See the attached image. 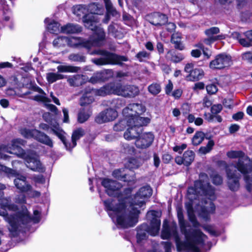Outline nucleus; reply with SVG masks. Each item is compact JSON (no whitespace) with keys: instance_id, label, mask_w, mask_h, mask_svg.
<instances>
[{"instance_id":"f257e3e1","label":"nucleus","mask_w":252,"mask_h":252,"mask_svg":"<svg viewBox=\"0 0 252 252\" xmlns=\"http://www.w3.org/2000/svg\"><path fill=\"white\" fill-rule=\"evenodd\" d=\"M152 190L149 186L143 187L136 193L132 201L125 197L123 200L105 201V204L108 213L113 221L119 227L126 228L135 225L138 222L140 213L139 208L146 203L147 200L152 195Z\"/></svg>"},{"instance_id":"f03ea898","label":"nucleus","mask_w":252,"mask_h":252,"mask_svg":"<svg viewBox=\"0 0 252 252\" xmlns=\"http://www.w3.org/2000/svg\"><path fill=\"white\" fill-rule=\"evenodd\" d=\"M228 157L231 158H238V161L236 165H229L226 168L227 184L229 189L233 191L238 189L240 184V174L237 169L243 174L247 183L248 190L252 189V161L242 152L231 151L227 153Z\"/></svg>"},{"instance_id":"7ed1b4c3","label":"nucleus","mask_w":252,"mask_h":252,"mask_svg":"<svg viewBox=\"0 0 252 252\" xmlns=\"http://www.w3.org/2000/svg\"><path fill=\"white\" fill-rule=\"evenodd\" d=\"M185 237V241L180 240L177 233L176 226L170 227L168 221L165 220L163 223V228L161 237L163 239H168L170 237H174L179 252H200L204 245L206 236L200 231L195 230L191 232L183 233Z\"/></svg>"},{"instance_id":"20e7f679","label":"nucleus","mask_w":252,"mask_h":252,"mask_svg":"<svg viewBox=\"0 0 252 252\" xmlns=\"http://www.w3.org/2000/svg\"><path fill=\"white\" fill-rule=\"evenodd\" d=\"M5 187L4 185L0 184V215L4 217V219L9 224L8 228L10 232H15L17 230L18 225L24 224L29 222L32 219L29 216L28 211L26 209H23L22 212L16 214V218L13 216L12 213L7 212L15 211L17 208L13 205L9 204L8 198L1 197L3 192L1 190L4 189Z\"/></svg>"},{"instance_id":"39448f33","label":"nucleus","mask_w":252,"mask_h":252,"mask_svg":"<svg viewBox=\"0 0 252 252\" xmlns=\"http://www.w3.org/2000/svg\"><path fill=\"white\" fill-rule=\"evenodd\" d=\"M23 142L22 140L17 139L11 141L10 146L3 144L0 145V159L8 158L9 157L5 154L6 153L16 155L25 159L27 167L33 171L43 172L44 168L40 161L36 158L30 157L19 147V145L22 144Z\"/></svg>"},{"instance_id":"423d86ee","label":"nucleus","mask_w":252,"mask_h":252,"mask_svg":"<svg viewBox=\"0 0 252 252\" xmlns=\"http://www.w3.org/2000/svg\"><path fill=\"white\" fill-rule=\"evenodd\" d=\"M203 195L210 200L215 198L214 189L209 184L208 177L204 173L200 175L199 181L195 182L194 187H189L188 190V196L191 201L199 199L200 196Z\"/></svg>"},{"instance_id":"0eeeda50","label":"nucleus","mask_w":252,"mask_h":252,"mask_svg":"<svg viewBox=\"0 0 252 252\" xmlns=\"http://www.w3.org/2000/svg\"><path fill=\"white\" fill-rule=\"evenodd\" d=\"M105 39V33L102 28L97 29L94 33L93 37L91 40H86L81 38L71 36L68 37L67 45L70 47H77L82 46L89 49L93 46L102 45Z\"/></svg>"},{"instance_id":"6e6552de","label":"nucleus","mask_w":252,"mask_h":252,"mask_svg":"<svg viewBox=\"0 0 252 252\" xmlns=\"http://www.w3.org/2000/svg\"><path fill=\"white\" fill-rule=\"evenodd\" d=\"M158 213L155 211H151L147 213V217L148 219H152L151 226L149 227L147 224H143L138 228L137 239L140 242L147 238V234L152 236L157 235L159 232L160 220L157 218Z\"/></svg>"},{"instance_id":"1a4fd4ad","label":"nucleus","mask_w":252,"mask_h":252,"mask_svg":"<svg viewBox=\"0 0 252 252\" xmlns=\"http://www.w3.org/2000/svg\"><path fill=\"white\" fill-rule=\"evenodd\" d=\"M134 118L127 121V129L125 132L124 138L127 140L137 139L141 134L143 130L142 126L150 123V119L148 118H139L136 121Z\"/></svg>"},{"instance_id":"9d476101","label":"nucleus","mask_w":252,"mask_h":252,"mask_svg":"<svg viewBox=\"0 0 252 252\" xmlns=\"http://www.w3.org/2000/svg\"><path fill=\"white\" fill-rule=\"evenodd\" d=\"M114 88V84L111 83L97 90L87 89L80 99V105L84 106L92 103L94 101V95L103 96L110 94H113Z\"/></svg>"},{"instance_id":"9b49d317","label":"nucleus","mask_w":252,"mask_h":252,"mask_svg":"<svg viewBox=\"0 0 252 252\" xmlns=\"http://www.w3.org/2000/svg\"><path fill=\"white\" fill-rule=\"evenodd\" d=\"M88 12L90 13L86 15L83 20L85 26L94 32L97 31V29L101 28L97 27V19L94 14H101L103 12V9L98 4L92 3L88 6Z\"/></svg>"},{"instance_id":"f8f14e48","label":"nucleus","mask_w":252,"mask_h":252,"mask_svg":"<svg viewBox=\"0 0 252 252\" xmlns=\"http://www.w3.org/2000/svg\"><path fill=\"white\" fill-rule=\"evenodd\" d=\"M95 54L102 55L103 56L99 59H93V62L96 65H102L107 64H121L123 62H126L128 59L125 56H118L104 51L98 50Z\"/></svg>"},{"instance_id":"ddd939ff","label":"nucleus","mask_w":252,"mask_h":252,"mask_svg":"<svg viewBox=\"0 0 252 252\" xmlns=\"http://www.w3.org/2000/svg\"><path fill=\"white\" fill-rule=\"evenodd\" d=\"M102 185L105 188L106 191L109 196L118 195L117 198L113 199H111L104 201V204H105V201H110V202H111V201H112L113 200H116V202L118 203V200L119 198L121 200H123L125 198H122L119 196V190L121 188V185L117 182L108 179H105L102 181ZM104 205L105 208H106L105 204ZM107 211H108V210Z\"/></svg>"},{"instance_id":"4468645a","label":"nucleus","mask_w":252,"mask_h":252,"mask_svg":"<svg viewBox=\"0 0 252 252\" xmlns=\"http://www.w3.org/2000/svg\"><path fill=\"white\" fill-rule=\"evenodd\" d=\"M113 94L125 97H133L139 94L138 88L135 86L114 84Z\"/></svg>"},{"instance_id":"2eb2a0df","label":"nucleus","mask_w":252,"mask_h":252,"mask_svg":"<svg viewBox=\"0 0 252 252\" xmlns=\"http://www.w3.org/2000/svg\"><path fill=\"white\" fill-rule=\"evenodd\" d=\"M232 64L231 57L225 54L217 55L209 64L212 69H221L229 67Z\"/></svg>"},{"instance_id":"dca6fc26","label":"nucleus","mask_w":252,"mask_h":252,"mask_svg":"<svg viewBox=\"0 0 252 252\" xmlns=\"http://www.w3.org/2000/svg\"><path fill=\"white\" fill-rule=\"evenodd\" d=\"M145 111V108L141 104L132 103L129 104L123 111L124 116L129 119L134 118L136 121L137 118H141L139 115L143 114Z\"/></svg>"},{"instance_id":"f3484780","label":"nucleus","mask_w":252,"mask_h":252,"mask_svg":"<svg viewBox=\"0 0 252 252\" xmlns=\"http://www.w3.org/2000/svg\"><path fill=\"white\" fill-rule=\"evenodd\" d=\"M220 29L218 27H212L205 31V33L207 36V38L203 40V42L208 45H210L213 42L224 39L226 35L223 34L219 33Z\"/></svg>"},{"instance_id":"a211bd4d","label":"nucleus","mask_w":252,"mask_h":252,"mask_svg":"<svg viewBox=\"0 0 252 252\" xmlns=\"http://www.w3.org/2000/svg\"><path fill=\"white\" fill-rule=\"evenodd\" d=\"M39 128L45 131H48L50 129L52 132L56 135L63 142L65 147L68 149L67 145L65 141L66 133L60 128L58 124H51V127L46 124H40Z\"/></svg>"},{"instance_id":"6ab92c4d","label":"nucleus","mask_w":252,"mask_h":252,"mask_svg":"<svg viewBox=\"0 0 252 252\" xmlns=\"http://www.w3.org/2000/svg\"><path fill=\"white\" fill-rule=\"evenodd\" d=\"M154 139V136L151 132L141 134L135 142L136 146L140 149H146L151 145Z\"/></svg>"},{"instance_id":"aec40b11","label":"nucleus","mask_w":252,"mask_h":252,"mask_svg":"<svg viewBox=\"0 0 252 252\" xmlns=\"http://www.w3.org/2000/svg\"><path fill=\"white\" fill-rule=\"evenodd\" d=\"M118 116L117 112L112 108L107 109L101 112L96 118L97 123L102 124L114 120Z\"/></svg>"},{"instance_id":"412c9836","label":"nucleus","mask_w":252,"mask_h":252,"mask_svg":"<svg viewBox=\"0 0 252 252\" xmlns=\"http://www.w3.org/2000/svg\"><path fill=\"white\" fill-rule=\"evenodd\" d=\"M194 153L193 151L188 150L186 151L183 157L178 156L175 158V162L179 165L184 164L186 166L189 165L194 160Z\"/></svg>"},{"instance_id":"4be33fe9","label":"nucleus","mask_w":252,"mask_h":252,"mask_svg":"<svg viewBox=\"0 0 252 252\" xmlns=\"http://www.w3.org/2000/svg\"><path fill=\"white\" fill-rule=\"evenodd\" d=\"M149 20L153 25L161 26L167 22V17L165 14L156 12L149 15Z\"/></svg>"},{"instance_id":"5701e85b","label":"nucleus","mask_w":252,"mask_h":252,"mask_svg":"<svg viewBox=\"0 0 252 252\" xmlns=\"http://www.w3.org/2000/svg\"><path fill=\"white\" fill-rule=\"evenodd\" d=\"M246 39L241 38L240 33L235 32L232 34L234 37L239 40V43L244 47L252 46V31H247L245 33Z\"/></svg>"},{"instance_id":"b1692460","label":"nucleus","mask_w":252,"mask_h":252,"mask_svg":"<svg viewBox=\"0 0 252 252\" xmlns=\"http://www.w3.org/2000/svg\"><path fill=\"white\" fill-rule=\"evenodd\" d=\"M14 184L17 189L23 192L29 191L31 188L26 182V177L19 174L17 175L14 180Z\"/></svg>"},{"instance_id":"393cba45","label":"nucleus","mask_w":252,"mask_h":252,"mask_svg":"<svg viewBox=\"0 0 252 252\" xmlns=\"http://www.w3.org/2000/svg\"><path fill=\"white\" fill-rule=\"evenodd\" d=\"M34 132L35 134V139L50 147H53L52 140L48 135L37 130H35Z\"/></svg>"},{"instance_id":"a878e982","label":"nucleus","mask_w":252,"mask_h":252,"mask_svg":"<svg viewBox=\"0 0 252 252\" xmlns=\"http://www.w3.org/2000/svg\"><path fill=\"white\" fill-rule=\"evenodd\" d=\"M194 47L197 49L192 50L191 52V55L192 57L195 58L199 57L201 54V51H202L203 54L208 59L211 56V53L209 50H205L204 48L203 43H198L196 44Z\"/></svg>"},{"instance_id":"bb28decb","label":"nucleus","mask_w":252,"mask_h":252,"mask_svg":"<svg viewBox=\"0 0 252 252\" xmlns=\"http://www.w3.org/2000/svg\"><path fill=\"white\" fill-rule=\"evenodd\" d=\"M82 31V28L78 25L67 24L61 28V32L63 33H75Z\"/></svg>"},{"instance_id":"cd10ccee","label":"nucleus","mask_w":252,"mask_h":252,"mask_svg":"<svg viewBox=\"0 0 252 252\" xmlns=\"http://www.w3.org/2000/svg\"><path fill=\"white\" fill-rule=\"evenodd\" d=\"M105 4L107 13L105 18L104 20V23H107L110 19V16H115L117 14V12L115 8L113 7L110 0H103Z\"/></svg>"},{"instance_id":"c85d7f7f","label":"nucleus","mask_w":252,"mask_h":252,"mask_svg":"<svg viewBox=\"0 0 252 252\" xmlns=\"http://www.w3.org/2000/svg\"><path fill=\"white\" fill-rule=\"evenodd\" d=\"M84 134V131L82 128H78L75 130L72 135V144H68L66 142L68 147V149L66 147V149L70 150L71 148L74 147L76 145V141L82 137Z\"/></svg>"},{"instance_id":"c756f323","label":"nucleus","mask_w":252,"mask_h":252,"mask_svg":"<svg viewBox=\"0 0 252 252\" xmlns=\"http://www.w3.org/2000/svg\"><path fill=\"white\" fill-rule=\"evenodd\" d=\"M45 23L48 24L47 29L52 33L61 32L60 25L54 20H51L49 18L45 19Z\"/></svg>"},{"instance_id":"7c9ffc66","label":"nucleus","mask_w":252,"mask_h":252,"mask_svg":"<svg viewBox=\"0 0 252 252\" xmlns=\"http://www.w3.org/2000/svg\"><path fill=\"white\" fill-rule=\"evenodd\" d=\"M73 13L78 17H84L88 14V6L85 5H77L72 7Z\"/></svg>"},{"instance_id":"2f4dec72","label":"nucleus","mask_w":252,"mask_h":252,"mask_svg":"<svg viewBox=\"0 0 252 252\" xmlns=\"http://www.w3.org/2000/svg\"><path fill=\"white\" fill-rule=\"evenodd\" d=\"M203 75L204 72L202 69L195 68L189 75L188 78L190 81H194L201 79Z\"/></svg>"},{"instance_id":"473e14b6","label":"nucleus","mask_w":252,"mask_h":252,"mask_svg":"<svg viewBox=\"0 0 252 252\" xmlns=\"http://www.w3.org/2000/svg\"><path fill=\"white\" fill-rule=\"evenodd\" d=\"M171 42L174 44L175 48L182 50L184 46L181 42V35L180 33H175L171 37Z\"/></svg>"},{"instance_id":"72a5a7b5","label":"nucleus","mask_w":252,"mask_h":252,"mask_svg":"<svg viewBox=\"0 0 252 252\" xmlns=\"http://www.w3.org/2000/svg\"><path fill=\"white\" fill-rule=\"evenodd\" d=\"M85 76L81 75H76L68 79L67 81L71 86H79L83 83Z\"/></svg>"},{"instance_id":"f704fd0d","label":"nucleus","mask_w":252,"mask_h":252,"mask_svg":"<svg viewBox=\"0 0 252 252\" xmlns=\"http://www.w3.org/2000/svg\"><path fill=\"white\" fill-rule=\"evenodd\" d=\"M141 165V162L137 158H129L126 163L125 166L130 170L138 168Z\"/></svg>"},{"instance_id":"c9c22d12","label":"nucleus","mask_w":252,"mask_h":252,"mask_svg":"<svg viewBox=\"0 0 252 252\" xmlns=\"http://www.w3.org/2000/svg\"><path fill=\"white\" fill-rule=\"evenodd\" d=\"M91 114V111L89 108L81 110L78 114V120L79 122L83 123L87 121Z\"/></svg>"},{"instance_id":"e433bc0d","label":"nucleus","mask_w":252,"mask_h":252,"mask_svg":"<svg viewBox=\"0 0 252 252\" xmlns=\"http://www.w3.org/2000/svg\"><path fill=\"white\" fill-rule=\"evenodd\" d=\"M79 67L71 65H61L57 67L60 72H76L79 70Z\"/></svg>"},{"instance_id":"4c0bfd02","label":"nucleus","mask_w":252,"mask_h":252,"mask_svg":"<svg viewBox=\"0 0 252 252\" xmlns=\"http://www.w3.org/2000/svg\"><path fill=\"white\" fill-rule=\"evenodd\" d=\"M68 37L66 36H59L53 41V46L59 48L67 45Z\"/></svg>"},{"instance_id":"58836bf2","label":"nucleus","mask_w":252,"mask_h":252,"mask_svg":"<svg viewBox=\"0 0 252 252\" xmlns=\"http://www.w3.org/2000/svg\"><path fill=\"white\" fill-rule=\"evenodd\" d=\"M106 72H96L90 78V82L94 84L99 81H104L106 79Z\"/></svg>"},{"instance_id":"ea45409f","label":"nucleus","mask_w":252,"mask_h":252,"mask_svg":"<svg viewBox=\"0 0 252 252\" xmlns=\"http://www.w3.org/2000/svg\"><path fill=\"white\" fill-rule=\"evenodd\" d=\"M64 78V76L63 75L49 72L46 74V79L49 83L51 84L54 83V82L62 79Z\"/></svg>"},{"instance_id":"a19ab883","label":"nucleus","mask_w":252,"mask_h":252,"mask_svg":"<svg viewBox=\"0 0 252 252\" xmlns=\"http://www.w3.org/2000/svg\"><path fill=\"white\" fill-rule=\"evenodd\" d=\"M36 91L40 93V94L36 95L34 96L35 100L42 101L44 103H49L50 102V99L46 96V94L43 91L39 88L36 89Z\"/></svg>"},{"instance_id":"79ce46f5","label":"nucleus","mask_w":252,"mask_h":252,"mask_svg":"<svg viewBox=\"0 0 252 252\" xmlns=\"http://www.w3.org/2000/svg\"><path fill=\"white\" fill-rule=\"evenodd\" d=\"M205 134L201 131H197L192 139V142L194 145L200 144L203 140Z\"/></svg>"},{"instance_id":"37998d69","label":"nucleus","mask_w":252,"mask_h":252,"mask_svg":"<svg viewBox=\"0 0 252 252\" xmlns=\"http://www.w3.org/2000/svg\"><path fill=\"white\" fill-rule=\"evenodd\" d=\"M130 120L129 118L125 117V118L119 121L114 126V129L115 131H122L126 127V126H127V121Z\"/></svg>"},{"instance_id":"c03bdc74","label":"nucleus","mask_w":252,"mask_h":252,"mask_svg":"<svg viewBox=\"0 0 252 252\" xmlns=\"http://www.w3.org/2000/svg\"><path fill=\"white\" fill-rule=\"evenodd\" d=\"M36 129L31 130L26 128H22L20 130V133L24 137L27 138H35V134L34 131Z\"/></svg>"},{"instance_id":"a18cd8bd","label":"nucleus","mask_w":252,"mask_h":252,"mask_svg":"<svg viewBox=\"0 0 252 252\" xmlns=\"http://www.w3.org/2000/svg\"><path fill=\"white\" fill-rule=\"evenodd\" d=\"M148 90L151 94L156 95L159 93L161 91V88L159 84L154 83L149 86Z\"/></svg>"},{"instance_id":"49530a36","label":"nucleus","mask_w":252,"mask_h":252,"mask_svg":"<svg viewBox=\"0 0 252 252\" xmlns=\"http://www.w3.org/2000/svg\"><path fill=\"white\" fill-rule=\"evenodd\" d=\"M178 218L182 233H184L185 232H188L186 230V222L184 220L183 215L181 211H179L178 212Z\"/></svg>"},{"instance_id":"de8ad7c7","label":"nucleus","mask_w":252,"mask_h":252,"mask_svg":"<svg viewBox=\"0 0 252 252\" xmlns=\"http://www.w3.org/2000/svg\"><path fill=\"white\" fill-rule=\"evenodd\" d=\"M214 145V142L213 140H209L206 146L201 147L199 149V152L203 154L209 153Z\"/></svg>"},{"instance_id":"09e8293b","label":"nucleus","mask_w":252,"mask_h":252,"mask_svg":"<svg viewBox=\"0 0 252 252\" xmlns=\"http://www.w3.org/2000/svg\"><path fill=\"white\" fill-rule=\"evenodd\" d=\"M124 169H123L115 170L113 172V176L115 178L126 181V174L124 173Z\"/></svg>"},{"instance_id":"8fccbe9b","label":"nucleus","mask_w":252,"mask_h":252,"mask_svg":"<svg viewBox=\"0 0 252 252\" xmlns=\"http://www.w3.org/2000/svg\"><path fill=\"white\" fill-rule=\"evenodd\" d=\"M205 204L208 205H205L203 207V211L206 212L207 214H213L215 210V206L212 201H210L208 203L205 202Z\"/></svg>"},{"instance_id":"3c124183","label":"nucleus","mask_w":252,"mask_h":252,"mask_svg":"<svg viewBox=\"0 0 252 252\" xmlns=\"http://www.w3.org/2000/svg\"><path fill=\"white\" fill-rule=\"evenodd\" d=\"M118 26L116 24H111L108 27V32L109 34H112L115 37L119 36V33L118 31Z\"/></svg>"},{"instance_id":"603ef678","label":"nucleus","mask_w":252,"mask_h":252,"mask_svg":"<svg viewBox=\"0 0 252 252\" xmlns=\"http://www.w3.org/2000/svg\"><path fill=\"white\" fill-rule=\"evenodd\" d=\"M1 171L6 173L8 176H15L16 174V171L2 165H0V172Z\"/></svg>"},{"instance_id":"864d4df0","label":"nucleus","mask_w":252,"mask_h":252,"mask_svg":"<svg viewBox=\"0 0 252 252\" xmlns=\"http://www.w3.org/2000/svg\"><path fill=\"white\" fill-rule=\"evenodd\" d=\"M69 60L73 62H85L84 57L79 54H72L68 56Z\"/></svg>"},{"instance_id":"5fc2aeb1","label":"nucleus","mask_w":252,"mask_h":252,"mask_svg":"<svg viewBox=\"0 0 252 252\" xmlns=\"http://www.w3.org/2000/svg\"><path fill=\"white\" fill-rule=\"evenodd\" d=\"M149 55L150 54L146 51H142L137 53L136 55V57L140 62H142L144 60V59L148 58Z\"/></svg>"},{"instance_id":"6e6d98bb","label":"nucleus","mask_w":252,"mask_h":252,"mask_svg":"<svg viewBox=\"0 0 252 252\" xmlns=\"http://www.w3.org/2000/svg\"><path fill=\"white\" fill-rule=\"evenodd\" d=\"M206 90L209 94H215L218 91V88L215 84H211L206 86Z\"/></svg>"},{"instance_id":"4d7b16f0","label":"nucleus","mask_w":252,"mask_h":252,"mask_svg":"<svg viewBox=\"0 0 252 252\" xmlns=\"http://www.w3.org/2000/svg\"><path fill=\"white\" fill-rule=\"evenodd\" d=\"M213 183L215 185H220L222 183V177L216 173H214L212 176Z\"/></svg>"},{"instance_id":"13d9d810","label":"nucleus","mask_w":252,"mask_h":252,"mask_svg":"<svg viewBox=\"0 0 252 252\" xmlns=\"http://www.w3.org/2000/svg\"><path fill=\"white\" fill-rule=\"evenodd\" d=\"M173 88V85L170 80H168V83L165 88V93L168 95H170Z\"/></svg>"},{"instance_id":"bf43d9fd","label":"nucleus","mask_w":252,"mask_h":252,"mask_svg":"<svg viewBox=\"0 0 252 252\" xmlns=\"http://www.w3.org/2000/svg\"><path fill=\"white\" fill-rule=\"evenodd\" d=\"M242 59L252 63V52H247L242 54Z\"/></svg>"},{"instance_id":"052dcab7","label":"nucleus","mask_w":252,"mask_h":252,"mask_svg":"<svg viewBox=\"0 0 252 252\" xmlns=\"http://www.w3.org/2000/svg\"><path fill=\"white\" fill-rule=\"evenodd\" d=\"M183 93V91L181 89H178L175 90L172 93L170 94L171 96L174 97L175 99L179 98L182 95Z\"/></svg>"},{"instance_id":"680f3d73","label":"nucleus","mask_w":252,"mask_h":252,"mask_svg":"<svg viewBox=\"0 0 252 252\" xmlns=\"http://www.w3.org/2000/svg\"><path fill=\"white\" fill-rule=\"evenodd\" d=\"M222 109V106L220 104L214 105L211 107V112L213 114H217L220 113Z\"/></svg>"},{"instance_id":"e2e57ef3","label":"nucleus","mask_w":252,"mask_h":252,"mask_svg":"<svg viewBox=\"0 0 252 252\" xmlns=\"http://www.w3.org/2000/svg\"><path fill=\"white\" fill-rule=\"evenodd\" d=\"M187 144H182L180 146H176L174 147L173 150L174 152H178L180 154L187 148Z\"/></svg>"},{"instance_id":"0e129e2a","label":"nucleus","mask_w":252,"mask_h":252,"mask_svg":"<svg viewBox=\"0 0 252 252\" xmlns=\"http://www.w3.org/2000/svg\"><path fill=\"white\" fill-rule=\"evenodd\" d=\"M124 105L123 101L121 99H116L113 101V106H114L116 109H119Z\"/></svg>"},{"instance_id":"69168bd1","label":"nucleus","mask_w":252,"mask_h":252,"mask_svg":"<svg viewBox=\"0 0 252 252\" xmlns=\"http://www.w3.org/2000/svg\"><path fill=\"white\" fill-rule=\"evenodd\" d=\"M164 247L165 252H171L172 245L169 242H163L161 243Z\"/></svg>"},{"instance_id":"338daca9","label":"nucleus","mask_w":252,"mask_h":252,"mask_svg":"<svg viewBox=\"0 0 252 252\" xmlns=\"http://www.w3.org/2000/svg\"><path fill=\"white\" fill-rule=\"evenodd\" d=\"M63 122L64 123H68L69 122V116H68V110L65 108H63Z\"/></svg>"},{"instance_id":"774afa93","label":"nucleus","mask_w":252,"mask_h":252,"mask_svg":"<svg viewBox=\"0 0 252 252\" xmlns=\"http://www.w3.org/2000/svg\"><path fill=\"white\" fill-rule=\"evenodd\" d=\"M34 216L32 217V220L35 223L39 222L40 220V212L37 210H35L33 212Z\"/></svg>"}]
</instances>
